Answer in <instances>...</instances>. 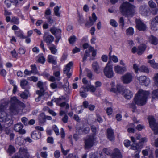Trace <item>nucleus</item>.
<instances>
[{"label": "nucleus", "instance_id": "f257e3e1", "mask_svg": "<svg viewBox=\"0 0 158 158\" xmlns=\"http://www.w3.org/2000/svg\"><path fill=\"white\" fill-rule=\"evenodd\" d=\"M148 91L139 90L134 98L135 103L139 105L143 106L145 104L149 95Z\"/></svg>", "mask_w": 158, "mask_h": 158}, {"label": "nucleus", "instance_id": "f03ea898", "mask_svg": "<svg viewBox=\"0 0 158 158\" xmlns=\"http://www.w3.org/2000/svg\"><path fill=\"white\" fill-rule=\"evenodd\" d=\"M132 141L133 143L131 147V149L133 150H136L134 154L132 155V157L133 158H139L140 156L139 155L141 151V149L143 148V143L147 141V138L145 137L141 139V142L137 143H135V138L133 137H131Z\"/></svg>", "mask_w": 158, "mask_h": 158}, {"label": "nucleus", "instance_id": "7ed1b4c3", "mask_svg": "<svg viewBox=\"0 0 158 158\" xmlns=\"http://www.w3.org/2000/svg\"><path fill=\"white\" fill-rule=\"evenodd\" d=\"M135 6L127 2L123 3L120 6L121 13L125 16L132 15L134 12Z\"/></svg>", "mask_w": 158, "mask_h": 158}, {"label": "nucleus", "instance_id": "20e7f679", "mask_svg": "<svg viewBox=\"0 0 158 158\" xmlns=\"http://www.w3.org/2000/svg\"><path fill=\"white\" fill-rule=\"evenodd\" d=\"M10 103L9 110L11 113L15 114L18 113L20 109V106L23 104L15 97L11 98Z\"/></svg>", "mask_w": 158, "mask_h": 158}, {"label": "nucleus", "instance_id": "39448f33", "mask_svg": "<svg viewBox=\"0 0 158 158\" xmlns=\"http://www.w3.org/2000/svg\"><path fill=\"white\" fill-rule=\"evenodd\" d=\"M116 89L112 88L110 91L114 93H116L117 91L119 93H122V94L124 97L127 99H130L133 96L132 92L130 90L126 88H123L121 85L117 84Z\"/></svg>", "mask_w": 158, "mask_h": 158}, {"label": "nucleus", "instance_id": "423d86ee", "mask_svg": "<svg viewBox=\"0 0 158 158\" xmlns=\"http://www.w3.org/2000/svg\"><path fill=\"white\" fill-rule=\"evenodd\" d=\"M149 125L151 128L154 131V134H158V123L152 116H149L148 117Z\"/></svg>", "mask_w": 158, "mask_h": 158}, {"label": "nucleus", "instance_id": "0eeeda50", "mask_svg": "<svg viewBox=\"0 0 158 158\" xmlns=\"http://www.w3.org/2000/svg\"><path fill=\"white\" fill-rule=\"evenodd\" d=\"M103 72L105 75L108 78H111L114 76V73L112 69V66L109 61L104 69Z\"/></svg>", "mask_w": 158, "mask_h": 158}, {"label": "nucleus", "instance_id": "6e6552de", "mask_svg": "<svg viewBox=\"0 0 158 158\" xmlns=\"http://www.w3.org/2000/svg\"><path fill=\"white\" fill-rule=\"evenodd\" d=\"M95 139L94 136L89 135L85 140V149L91 148L95 143Z\"/></svg>", "mask_w": 158, "mask_h": 158}, {"label": "nucleus", "instance_id": "1a4fd4ad", "mask_svg": "<svg viewBox=\"0 0 158 158\" xmlns=\"http://www.w3.org/2000/svg\"><path fill=\"white\" fill-rule=\"evenodd\" d=\"M139 12L141 15L144 16H147L150 15L151 12L149 8L146 5L141 6L139 9Z\"/></svg>", "mask_w": 158, "mask_h": 158}, {"label": "nucleus", "instance_id": "9d476101", "mask_svg": "<svg viewBox=\"0 0 158 158\" xmlns=\"http://www.w3.org/2000/svg\"><path fill=\"white\" fill-rule=\"evenodd\" d=\"M122 80L124 84H127L131 82L132 80L133 76L130 73H127L122 77Z\"/></svg>", "mask_w": 158, "mask_h": 158}, {"label": "nucleus", "instance_id": "9b49d317", "mask_svg": "<svg viewBox=\"0 0 158 158\" xmlns=\"http://www.w3.org/2000/svg\"><path fill=\"white\" fill-rule=\"evenodd\" d=\"M23 125L21 123L15 124L14 127L15 131L19 132L20 134H24L26 133L25 130L23 129Z\"/></svg>", "mask_w": 158, "mask_h": 158}, {"label": "nucleus", "instance_id": "f8f14e48", "mask_svg": "<svg viewBox=\"0 0 158 158\" xmlns=\"http://www.w3.org/2000/svg\"><path fill=\"white\" fill-rule=\"evenodd\" d=\"M154 80L155 85L158 87V89L152 92V95L153 99L158 98V73L155 75Z\"/></svg>", "mask_w": 158, "mask_h": 158}, {"label": "nucleus", "instance_id": "ddd939ff", "mask_svg": "<svg viewBox=\"0 0 158 158\" xmlns=\"http://www.w3.org/2000/svg\"><path fill=\"white\" fill-rule=\"evenodd\" d=\"M43 38L44 41L47 43L48 46V44H52L51 43L54 40V37L48 33H45L44 34Z\"/></svg>", "mask_w": 158, "mask_h": 158}, {"label": "nucleus", "instance_id": "4468645a", "mask_svg": "<svg viewBox=\"0 0 158 158\" xmlns=\"http://www.w3.org/2000/svg\"><path fill=\"white\" fill-rule=\"evenodd\" d=\"M137 79L139 80V83L141 85L147 86L149 83L150 80L149 78L144 76H140L138 77Z\"/></svg>", "mask_w": 158, "mask_h": 158}, {"label": "nucleus", "instance_id": "2eb2a0df", "mask_svg": "<svg viewBox=\"0 0 158 158\" xmlns=\"http://www.w3.org/2000/svg\"><path fill=\"white\" fill-rule=\"evenodd\" d=\"M136 26L138 30H146L147 28L146 25L142 22L140 19H135Z\"/></svg>", "mask_w": 158, "mask_h": 158}, {"label": "nucleus", "instance_id": "dca6fc26", "mask_svg": "<svg viewBox=\"0 0 158 158\" xmlns=\"http://www.w3.org/2000/svg\"><path fill=\"white\" fill-rule=\"evenodd\" d=\"M19 156L22 157L24 158H29V155L27 149L24 148H21L19 149Z\"/></svg>", "mask_w": 158, "mask_h": 158}, {"label": "nucleus", "instance_id": "f3484780", "mask_svg": "<svg viewBox=\"0 0 158 158\" xmlns=\"http://www.w3.org/2000/svg\"><path fill=\"white\" fill-rule=\"evenodd\" d=\"M97 19V17L94 13L92 14V17H89V22H87L85 24V26L87 27H89L93 25Z\"/></svg>", "mask_w": 158, "mask_h": 158}, {"label": "nucleus", "instance_id": "a211bd4d", "mask_svg": "<svg viewBox=\"0 0 158 158\" xmlns=\"http://www.w3.org/2000/svg\"><path fill=\"white\" fill-rule=\"evenodd\" d=\"M107 136L108 139L110 141L114 139V135L113 130L110 128H108L107 130Z\"/></svg>", "mask_w": 158, "mask_h": 158}, {"label": "nucleus", "instance_id": "6ab92c4d", "mask_svg": "<svg viewBox=\"0 0 158 158\" xmlns=\"http://www.w3.org/2000/svg\"><path fill=\"white\" fill-rule=\"evenodd\" d=\"M20 1H22L23 0H19ZM5 4L7 7H10L11 6V3H13V4L15 6H17L19 4L18 0H6L4 1Z\"/></svg>", "mask_w": 158, "mask_h": 158}, {"label": "nucleus", "instance_id": "aec40b11", "mask_svg": "<svg viewBox=\"0 0 158 158\" xmlns=\"http://www.w3.org/2000/svg\"><path fill=\"white\" fill-rule=\"evenodd\" d=\"M114 71L117 73L122 74L126 71V69L125 67H122L119 65H117L114 67Z\"/></svg>", "mask_w": 158, "mask_h": 158}, {"label": "nucleus", "instance_id": "412c9836", "mask_svg": "<svg viewBox=\"0 0 158 158\" xmlns=\"http://www.w3.org/2000/svg\"><path fill=\"white\" fill-rule=\"evenodd\" d=\"M41 136V133L38 131H34L31 134V138L34 139L40 138Z\"/></svg>", "mask_w": 158, "mask_h": 158}, {"label": "nucleus", "instance_id": "4be33fe9", "mask_svg": "<svg viewBox=\"0 0 158 158\" xmlns=\"http://www.w3.org/2000/svg\"><path fill=\"white\" fill-rule=\"evenodd\" d=\"M112 158H122V156L120 150L118 148L114 149L112 154Z\"/></svg>", "mask_w": 158, "mask_h": 158}, {"label": "nucleus", "instance_id": "5701e85b", "mask_svg": "<svg viewBox=\"0 0 158 158\" xmlns=\"http://www.w3.org/2000/svg\"><path fill=\"white\" fill-rule=\"evenodd\" d=\"M57 57L52 55H49L48 56L47 60L49 63H52L56 65L57 64Z\"/></svg>", "mask_w": 158, "mask_h": 158}, {"label": "nucleus", "instance_id": "b1692460", "mask_svg": "<svg viewBox=\"0 0 158 158\" xmlns=\"http://www.w3.org/2000/svg\"><path fill=\"white\" fill-rule=\"evenodd\" d=\"M94 47L90 46L89 47L88 49L86 50L84 54V56L83 58V61H84L86 60L87 57L90 55V53L92 51Z\"/></svg>", "mask_w": 158, "mask_h": 158}, {"label": "nucleus", "instance_id": "393cba45", "mask_svg": "<svg viewBox=\"0 0 158 158\" xmlns=\"http://www.w3.org/2000/svg\"><path fill=\"white\" fill-rule=\"evenodd\" d=\"M48 47L50 49L52 54L55 55L57 52V50L56 46L53 44H48Z\"/></svg>", "mask_w": 158, "mask_h": 158}, {"label": "nucleus", "instance_id": "a878e982", "mask_svg": "<svg viewBox=\"0 0 158 158\" xmlns=\"http://www.w3.org/2000/svg\"><path fill=\"white\" fill-rule=\"evenodd\" d=\"M146 47L145 44H141L138 47L137 54L139 55H141L145 50Z\"/></svg>", "mask_w": 158, "mask_h": 158}, {"label": "nucleus", "instance_id": "bb28decb", "mask_svg": "<svg viewBox=\"0 0 158 158\" xmlns=\"http://www.w3.org/2000/svg\"><path fill=\"white\" fill-rule=\"evenodd\" d=\"M149 40L152 44L154 45H156L158 44V40L157 38L153 35H151L149 38Z\"/></svg>", "mask_w": 158, "mask_h": 158}, {"label": "nucleus", "instance_id": "cd10ccee", "mask_svg": "<svg viewBox=\"0 0 158 158\" xmlns=\"http://www.w3.org/2000/svg\"><path fill=\"white\" fill-rule=\"evenodd\" d=\"M51 32L54 35L56 38H61V30H50Z\"/></svg>", "mask_w": 158, "mask_h": 158}, {"label": "nucleus", "instance_id": "c85d7f7f", "mask_svg": "<svg viewBox=\"0 0 158 158\" xmlns=\"http://www.w3.org/2000/svg\"><path fill=\"white\" fill-rule=\"evenodd\" d=\"M73 65V63L72 62H70L69 63L67 64L65 67L64 68V73H67L69 71L71 67Z\"/></svg>", "mask_w": 158, "mask_h": 158}, {"label": "nucleus", "instance_id": "c756f323", "mask_svg": "<svg viewBox=\"0 0 158 158\" xmlns=\"http://www.w3.org/2000/svg\"><path fill=\"white\" fill-rule=\"evenodd\" d=\"M46 116L44 113H41L39 117V120L40 123H43L46 121Z\"/></svg>", "mask_w": 158, "mask_h": 158}, {"label": "nucleus", "instance_id": "7c9ffc66", "mask_svg": "<svg viewBox=\"0 0 158 158\" xmlns=\"http://www.w3.org/2000/svg\"><path fill=\"white\" fill-rule=\"evenodd\" d=\"M16 36L20 39H25L26 36H25L23 32L19 30L15 31V33Z\"/></svg>", "mask_w": 158, "mask_h": 158}, {"label": "nucleus", "instance_id": "2f4dec72", "mask_svg": "<svg viewBox=\"0 0 158 158\" xmlns=\"http://www.w3.org/2000/svg\"><path fill=\"white\" fill-rule=\"evenodd\" d=\"M92 67L95 72L97 73H99V67L97 62H94L92 64Z\"/></svg>", "mask_w": 158, "mask_h": 158}, {"label": "nucleus", "instance_id": "473e14b6", "mask_svg": "<svg viewBox=\"0 0 158 158\" xmlns=\"http://www.w3.org/2000/svg\"><path fill=\"white\" fill-rule=\"evenodd\" d=\"M59 10L60 7L57 6L55 7L53 9L54 14L56 16L58 17L60 16V14L59 12Z\"/></svg>", "mask_w": 158, "mask_h": 158}, {"label": "nucleus", "instance_id": "72a5a7b5", "mask_svg": "<svg viewBox=\"0 0 158 158\" xmlns=\"http://www.w3.org/2000/svg\"><path fill=\"white\" fill-rule=\"evenodd\" d=\"M31 71L32 73L34 74H36L38 73V72L35 65L34 64L33 65H31Z\"/></svg>", "mask_w": 158, "mask_h": 158}, {"label": "nucleus", "instance_id": "f704fd0d", "mask_svg": "<svg viewBox=\"0 0 158 158\" xmlns=\"http://www.w3.org/2000/svg\"><path fill=\"white\" fill-rule=\"evenodd\" d=\"M139 71L140 72H144L145 73H148L149 70L148 68L146 66H143L140 67Z\"/></svg>", "mask_w": 158, "mask_h": 158}, {"label": "nucleus", "instance_id": "c9c22d12", "mask_svg": "<svg viewBox=\"0 0 158 158\" xmlns=\"http://www.w3.org/2000/svg\"><path fill=\"white\" fill-rule=\"evenodd\" d=\"M29 94L28 91L25 90L23 93L20 95L21 97L24 99H26L28 97Z\"/></svg>", "mask_w": 158, "mask_h": 158}, {"label": "nucleus", "instance_id": "e433bc0d", "mask_svg": "<svg viewBox=\"0 0 158 158\" xmlns=\"http://www.w3.org/2000/svg\"><path fill=\"white\" fill-rule=\"evenodd\" d=\"M15 149L14 147L12 145H10L9 146L8 149V152L10 155H11L12 154L15 152Z\"/></svg>", "mask_w": 158, "mask_h": 158}, {"label": "nucleus", "instance_id": "4c0bfd02", "mask_svg": "<svg viewBox=\"0 0 158 158\" xmlns=\"http://www.w3.org/2000/svg\"><path fill=\"white\" fill-rule=\"evenodd\" d=\"M45 17L49 24H52L55 23V21L52 19L51 16L45 15Z\"/></svg>", "mask_w": 158, "mask_h": 158}, {"label": "nucleus", "instance_id": "58836bf2", "mask_svg": "<svg viewBox=\"0 0 158 158\" xmlns=\"http://www.w3.org/2000/svg\"><path fill=\"white\" fill-rule=\"evenodd\" d=\"M28 81L25 80H22L20 82V85L21 87L24 89L28 85Z\"/></svg>", "mask_w": 158, "mask_h": 158}, {"label": "nucleus", "instance_id": "ea45409f", "mask_svg": "<svg viewBox=\"0 0 158 158\" xmlns=\"http://www.w3.org/2000/svg\"><path fill=\"white\" fill-rule=\"evenodd\" d=\"M151 29L157 28L158 27V23L156 22L153 19L151 21Z\"/></svg>", "mask_w": 158, "mask_h": 158}, {"label": "nucleus", "instance_id": "a19ab883", "mask_svg": "<svg viewBox=\"0 0 158 158\" xmlns=\"http://www.w3.org/2000/svg\"><path fill=\"white\" fill-rule=\"evenodd\" d=\"M89 91V88H88L87 85L82 87L80 89V92L86 93Z\"/></svg>", "mask_w": 158, "mask_h": 158}, {"label": "nucleus", "instance_id": "79ce46f5", "mask_svg": "<svg viewBox=\"0 0 158 158\" xmlns=\"http://www.w3.org/2000/svg\"><path fill=\"white\" fill-rule=\"evenodd\" d=\"M38 87L41 90L44 89L45 84L41 81H39L37 84Z\"/></svg>", "mask_w": 158, "mask_h": 158}, {"label": "nucleus", "instance_id": "37998d69", "mask_svg": "<svg viewBox=\"0 0 158 158\" xmlns=\"http://www.w3.org/2000/svg\"><path fill=\"white\" fill-rule=\"evenodd\" d=\"M53 74L56 77V80L59 81L60 80L61 78L60 77V73L59 71L54 72Z\"/></svg>", "mask_w": 158, "mask_h": 158}, {"label": "nucleus", "instance_id": "c03bdc74", "mask_svg": "<svg viewBox=\"0 0 158 158\" xmlns=\"http://www.w3.org/2000/svg\"><path fill=\"white\" fill-rule=\"evenodd\" d=\"M148 5L151 8H155L156 7V4L152 0H150L148 2Z\"/></svg>", "mask_w": 158, "mask_h": 158}, {"label": "nucleus", "instance_id": "a18cd8bd", "mask_svg": "<svg viewBox=\"0 0 158 158\" xmlns=\"http://www.w3.org/2000/svg\"><path fill=\"white\" fill-rule=\"evenodd\" d=\"M45 61V58L43 56H38V61L42 64H44Z\"/></svg>", "mask_w": 158, "mask_h": 158}, {"label": "nucleus", "instance_id": "49530a36", "mask_svg": "<svg viewBox=\"0 0 158 158\" xmlns=\"http://www.w3.org/2000/svg\"><path fill=\"white\" fill-rule=\"evenodd\" d=\"M44 89L37 90L36 91V93L39 95V97H41L44 94Z\"/></svg>", "mask_w": 158, "mask_h": 158}, {"label": "nucleus", "instance_id": "de8ad7c7", "mask_svg": "<svg viewBox=\"0 0 158 158\" xmlns=\"http://www.w3.org/2000/svg\"><path fill=\"white\" fill-rule=\"evenodd\" d=\"M109 59L110 60H112L114 62L116 63L118 62V60L117 57L114 55L111 56H109Z\"/></svg>", "mask_w": 158, "mask_h": 158}, {"label": "nucleus", "instance_id": "09e8293b", "mask_svg": "<svg viewBox=\"0 0 158 158\" xmlns=\"http://www.w3.org/2000/svg\"><path fill=\"white\" fill-rule=\"evenodd\" d=\"M87 86L89 88V90H90V92H94L96 90V88L93 85L87 84Z\"/></svg>", "mask_w": 158, "mask_h": 158}, {"label": "nucleus", "instance_id": "8fccbe9b", "mask_svg": "<svg viewBox=\"0 0 158 158\" xmlns=\"http://www.w3.org/2000/svg\"><path fill=\"white\" fill-rule=\"evenodd\" d=\"M76 38L75 36H71L69 39V41L70 44H73L75 42Z\"/></svg>", "mask_w": 158, "mask_h": 158}, {"label": "nucleus", "instance_id": "3c124183", "mask_svg": "<svg viewBox=\"0 0 158 158\" xmlns=\"http://www.w3.org/2000/svg\"><path fill=\"white\" fill-rule=\"evenodd\" d=\"M11 21L15 24H18L19 23L18 18L15 17H13L12 18Z\"/></svg>", "mask_w": 158, "mask_h": 158}, {"label": "nucleus", "instance_id": "603ef678", "mask_svg": "<svg viewBox=\"0 0 158 158\" xmlns=\"http://www.w3.org/2000/svg\"><path fill=\"white\" fill-rule=\"evenodd\" d=\"M91 130L93 133V135H91L95 137L97 132V129L96 127L94 125L92 126H91Z\"/></svg>", "mask_w": 158, "mask_h": 158}, {"label": "nucleus", "instance_id": "864d4df0", "mask_svg": "<svg viewBox=\"0 0 158 158\" xmlns=\"http://www.w3.org/2000/svg\"><path fill=\"white\" fill-rule=\"evenodd\" d=\"M52 128L55 131V134L57 135H59L60 134L59 130L57 126L55 125H53Z\"/></svg>", "mask_w": 158, "mask_h": 158}, {"label": "nucleus", "instance_id": "5fc2aeb1", "mask_svg": "<svg viewBox=\"0 0 158 158\" xmlns=\"http://www.w3.org/2000/svg\"><path fill=\"white\" fill-rule=\"evenodd\" d=\"M21 121L25 125H28V119L26 117H24L21 118Z\"/></svg>", "mask_w": 158, "mask_h": 158}, {"label": "nucleus", "instance_id": "6e6d98bb", "mask_svg": "<svg viewBox=\"0 0 158 158\" xmlns=\"http://www.w3.org/2000/svg\"><path fill=\"white\" fill-rule=\"evenodd\" d=\"M110 23L111 26L115 27H117L118 25L117 23L114 19L110 20Z\"/></svg>", "mask_w": 158, "mask_h": 158}, {"label": "nucleus", "instance_id": "4d7b16f0", "mask_svg": "<svg viewBox=\"0 0 158 158\" xmlns=\"http://www.w3.org/2000/svg\"><path fill=\"white\" fill-rule=\"evenodd\" d=\"M60 152L59 150L55 151L54 153V157L56 158H59L60 156Z\"/></svg>", "mask_w": 158, "mask_h": 158}, {"label": "nucleus", "instance_id": "13d9d810", "mask_svg": "<svg viewBox=\"0 0 158 158\" xmlns=\"http://www.w3.org/2000/svg\"><path fill=\"white\" fill-rule=\"evenodd\" d=\"M136 129L139 131H141L145 128V126L142 124H139L136 127Z\"/></svg>", "mask_w": 158, "mask_h": 158}, {"label": "nucleus", "instance_id": "bf43d9fd", "mask_svg": "<svg viewBox=\"0 0 158 158\" xmlns=\"http://www.w3.org/2000/svg\"><path fill=\"white\" fill-rule=\"evenodd\" d=\"M106 110L108 115H111L113 112V110L110 107L107 108Z\"/></svg>", "mask_w": 158, "mask_h": 158}, {"label": "nucleus", "instance_id": "052dcab7", "mask_svg": "<svg viewBox=\"0 0 158 158\" xmlns=\"http://www.w3.org/2000/svg\"><path fill=\"white\" fill-rule=\"evenodd\" d=\"M103 151L107 155H110L111 154V150L109 149L104 148L103 149Z\"/></svg>", "mask_w": 158, "mask_h": 158}, {"label": "nucleus", "instance_id": "680f3d73", "mask_svg": "<svg viewBox=\"0 0 158 158\" xmlns=\"http://www.w3.org/2000/svg\"><path fill=\"white\" fill-rule=\"evenodd\" d=\"M28 80L31 81H32L34 82H36L38 80V78L37 77L32 76L31 77H30L28 78Z\"/></svg>", "mask_w": 158, "mask_h": 158}, {"label": "nucleus", "instance_id": "e2e57ef3", "mask_svg": "<svg viewBox=\"0 0 158 158\" xmlns=\"http://www.w3.org/2000/svg\"><path fill=\"white\" fill-rule=\"evenodd\" d=\"M119 23L120 26H121L122 27H123L124 25V19L123 17H121L120 18Z\"/></svg>", "mask_w": 158, "mask_h": 158}, {"label": "nucleus", "instance_id": "0e129e2a", "mask_svg": "<svg viewBox=\"0 0 158 158\" xmlns=\"http://www.w3.org/2000/svg\"><path fill=\"white\" fill-rule=\"evenodd\" d=\"M82 130L83 133L87 134L89 132L90 130V128L89 127H86L82 128Z\"/></svg>", "mask_w": 158, "mask_h": 158}, {"label": "nucleus", "instance_id": "69168bd1", "mask_svg": "<svg viewBox=\"0 0 158 158\" xmlns=\"http://www.w3.org/2000/svg\"><path fill=\"white\" fill-rule=\"evenodd\" d=\"M131 143V141L128 140H125L124 142V144L125 146L128 147L130 145Z\"/></svg>", "mask_w": 158, "mask_h": 158}, {"label": "nucleus", "instance_id": "338daca9", "mask_svg": "<svg viewBox=\"0 0 158 158\" xmlns=\"http://www.w3.org/2000/svg\"><path fill=\"white\" fill-rule=\"evenodd\" d=\"M82 129L79 128V129H76V133L78 135H81L83 134V132Z\"/></svg>", "mask_w": 158, "mask_h": 158}, {"label": "nucleus", "instance_id": "774afa93", "mask_svg": "<svg viewBox=\"0 0 158 158\" xmlns=\"http://www.w3.org/2000/svg\"><path fill=\"white\" fill-rule=\"evenodd\" d=\"M40 156L43 158H47L48 155L46 152H42L40 153Z\"/></svg>", "mask_w": 158, "mask_h": 158}]
</instances>
